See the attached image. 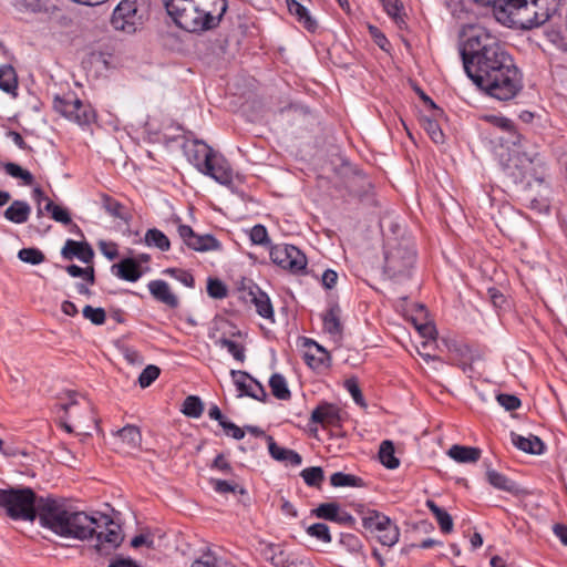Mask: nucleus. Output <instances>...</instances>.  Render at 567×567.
<instances>
[{
  "label": "nucleus",
  "instance_id": "1",
  "mask_svg": "<svg viewBox=\"0 0 567 567\" xmlns=\"http://www.w3.org/2000/svg\"><path fill=\"white\" fill-rule=\"evenodd\" d=\"M460 53L464 70L473 83L498 101L515 99L523 89V74L505 44L488 29H464Z\"/></svg>",
  "mask_w": 567,
  "mask_h": 567
},
{
  "label": "nucleus",
  "instance_id": "2",
  "mask_svg": "<svg viewBox=\"0 0 567 567\" xmlns=\"http://www.w3.org/2000/svg\"><path fill=\"white\" fill-rule=\"evenodd\" d=\"M167 14L177 27L200 32L219 25L227 11V0H163Z\"/></svg>",
  "mask_w": 567,
  "mask_h": 567
},
{
  "label": "nucleus",
  "instance_id": "3",
  "mask_svg": "<svg viewBox=\"0 0 567 567\" xmlns=\"http://www.w3.org/2000/svg\"><path fill=\"white\" fill-rule=\"evenodd\" d=\"M185 154L196 169L221 185H230L234 179V172L229 162L224 155L214 151L200 140L188 141L185 146Z\"/></svg>",
  "mask_w": 567,
  "mask_h": 567
},
{
  "label": "nucleus",
  "instance_id": "4",
  "mask_svg": "<svg viewBox=\"0 0 567 567\" xmlns=\"http://www.w3.org/2000/svg\"><path fill=\"white\" fill-rule=\"evenodd\" d=\"M40 497L31 487L0 488V508L13 520L34 522L40 515Z\"/></svg>",
  "mask_w": 567,
  "mask_h": 567
},
{
  "label": "nucleus",
  "instance_id": "5",
  "mask_svg": "<svg viewBox=\"0 0 567 567\" xmlns=\"http://www.w3.org/2000/svg\"><path fill=\"white\" fill-rule=\"evenodd\" d=\"M150 14V0H121L113 11L111 23L115 30L132 34L141 29Z\"/></svg>",
  "mask_w": 567,
  "mask_h": 567
},
{
  "label": "nucleus",
  "instance_id": "6",
  "mask_svg": "<svg viewBox=\"0 0 567 567\" xmlns=\"http://www.w3.org/2000/svg\"><path fill=\"white\" fill-rule=\"evenodd\" d=\"M39 509L40 515L38 520L40 526L51 530L58 536L62 528L68 525L66 520L73 511L66 505L64 499L51 495L40 497Z\"/></svg>",
  "mask_w": 567,
  "mask_h": 567
},
{
  "label": "nucleus",
  "instance_id": "7",
  "mask_svg": "<svg viewBox=\"0 0 567 567\" xmlns=\"http://www.w3.org/2000/svg\"><path fill=\"white\" fill-rule=\"evenodd\" d=\"M507 174L516 183H526L528 186L535 183H542L545 176V166L538 157H528L526 154H517L509 159L506 166Z\"/></svg>",
  "mask_w": 567,
  "mask_h": 567
},
{
  "label": "nucleus",
  "instance_id": "8",
  "mask_svg": "<svg viewBox=\"0 0 567 567\" xmlns=\"http://www.w3.org/2000/svg\"><path fill=\"white\" fill-rule=\"evenodd\" d=\"M94 519L96 523L93 535L96 538L95 549L100 554L116 549L124 539L121 526L114 523L111 516L100 512H94Z\"/></svg>",
  "mask_w": 567,
  "mask_h": 567
},
{
  "label": "nucleus",
  "instance_id": "9",
  "mask_svg": "<svg viewBox=\"0 0 567 567\" xmlns=\"http://www.w3.org/2000/svg\"><path fill=\"white\" fill-rule=\"evenodd\" d=\"M53 107L62 116L79 125H89L95 118L92 106L83 103L75 93L69 92L62 96H55Z\"/></svg>",
  "mask_w": 567,
  "mask_h": 567
},
{
  "label": "nucleus",
  "instance_id": "10",
  "mask_svg": "<svg viewBox=\"0 0 567 567\" xmlns=\"http://www.w3.org/2000/svg\"><path fill=\"white\" fill-rule=\"evenodd\" d=\"M269 256L275 265L292 275H302L306 272L308 265L307 257L293 245L277 244L270 246Z\"/></svg>",
  "mask_w": 567,
  "mask_h": 567
},
{
  "label": "nucleus",
  "instance_id": "11",
  "mask_svg": "<svg viewBox=\"0 0 567 567\" xmlns=\"http://www.w3.org/2000/svg\"><path fill=\"white\" fill-rule=\"evenodd\" d=\"M65 527L62 528L60 537L78 540H86L93 537L96 523L94 513L87 514L83 511H72L66 520Z\"/></svg>",
  "mask_w": 567,
  "mask_h": 567
},
{
  "label": "nucleus",
  "instance_id": "12",
  "mask_svg": "<svg viewBox=\"0 0 567 567\" xmlns=\"http://www.w3.org/2000/svg\"><path fill=\"white\" fill-rule=\"evenodd\" d=\"M177 233L183 243L196 251L220 250L221 244L213 235H198L188 225L179 224Z\"/></svg>",
  "mask_w": 567,
  "mask_h": 567
},
{
  "label": "nucleus",
  "instance_id": "13",
  "mask_svg": "<svg viewBox=\"0 0 567 567\" xmlns=\"http://www.w3.org/2000/svg\"><path fill=\"white\" fill-rule=\"evenodd\" d=\"M230 375L238 391V396H249L260 402H266L267 392L265 388L250 377L247 372L240 370H231Z\"/></svg>",
  "mask_w": 567,
  "mask_h": 567
},
{
  "label": "nucleus",
  "instance_id": "14",
  "mask_svg": "<svg viewBox=\"0 0 567 567\" xmlns=\"http://www.w3.org/2000/svg\"><path fill=\"white\" fill-rule=\"evenodd\" d=\"M224 332L217 339L221 349H226L230 354H243L245 351V336L228 322H224Z\"/></svg>",
  "mask_w": 567,
  "mask_h": 567
},
{
  "label": "nucleus",
  "instance_id": "15",
  "mask_svg": "<svg viewBox=\"0 0 567 567\" xmlns=\"http://www.w3.org/2000/svg\"><path fill=\"white\" fill-rule=\"evenodd\" d=\"M340 409L332 403H320L311 413L310 423L321 424L322 426H340L341 419Z\"/></svg>",
  "mask_w": 567,
  "mask_h": 567
},
{
  "label": "nucleus",
  "instance_id": "16",
  "mask_svg": "<svg viewBox=\"0 0 567 567\" xmlns=\"http://www.w3.org/2000/svg\"><path fill=\"white\" fill-rule=\"evenodd\" d=\"M61 255L64 259L72 260L78 258L84 264H91L94 258V251L86 241H76L68 239L62 247Z\"/></svg>",
  "mask_w": 567,
  "mask_h": 567
},
{
  "label": "nucleus",
  "instance_id": "17",
  "mask_svg": "<svg viewBox=\"0 0 567 567\" xmlns=\"http://www.w3.org/2000/svg\"><path fill=\"white\" fill-rule=\"evenodd\" d=\"M520 8L515 12L513 27L520 29H533L537 28V10L536 4L532 0H522ZM542 18V13H538V18Z\"/></svg>",
  "mask_w": 567,
  "mask_h": 567
},
{
  "label": "nucleus",
  "instance_id": "18",
  "mask_svg": "<svg viewBox=\"0 0 567 567\" xmlns=\"http://www.w3.org/2000/svg\"><path fill=\"white\" fill-rule=\"evenodd\" d=\"M112 274L122 280L135 282L143 276L144 270L138 260L124 258L112 266Z\"/></svg>",
  "mask_w": 567,
  "mask_h": 567
},
{
  "label": "nucleus",
  "instance_id": "19",
  "mask_svg": "<svg viewBox=\"0 0 567 567\" xmlns=\"http://www.w3.org/2000/svg\"><path fill=\"white\" fill-rule=\"evenodd\" d=\"M414 260V255L412 252L405 251V255H401V249H395L390 251L385 256V269L388 272L394 275L405 272Z\"/></svg>",
  "mask_w": 567,
  "mask_h": 567
},
{
  "label": "nucleus",
  "instance_id": "20",
  "mask_svg": "<svg viewBox=\"0 0 567 567\" xmlns=\"http://www.w3.org/2000/svg\"><path fill=\"white\" fill-rule=\"evenodd\" d=\"M522 0H494L493 12L498 22L513 27L515 12L520 8Z\"/></svg>",
  "mask_w": 567,
  "mask_h": 567
},
{
  "label": "nucleus",
  "instance_id": "21",
  "mask_svg": "<svg viewBox=\"0 0 567 567\" xmlns=\"http://www.w3.org/2000/svg\"><path fill=\"white\" fill-rule=\"evenodd\" d=\"M147 287L155 300L173 309L178 307V298L172 292L166 281L161 279L152 280L148 282Z\"/></svg>",
  "mask_w": 567,
  "mask_h": 567
},
{
  "label": "nucleus",
  "instance_id": "22",
  "mask_svg": "<svg viewBox=\"0 0 567 567\" xmlns=\"http://www.w3.org/2000/svg\"><path fill=\"white\" fill-rule=\"evenodd\" d=\"M269 454L279 462H286L293 466L301 464L302 458L299 453L293 450L279 446L272 436H267Z\"/></svg>",
  "mask_w": 567,
  "mask_h": 567
},
{
  "label": "nucleus",
  "instance_id": "23",
  "mask_svg": "<svg viewBox=\"0 0 567 567\" xmlns=\"http://www.w3.org/2000/svg\"><path fill=\"white\" fill-rule=\"evenodd\" d=\"M511 437H512V443L518 450H520L525 453L539 455L545 450V444L538 436L529 435L528 437H525L523 435L512 432Z\"/></svg>",
  "mask_w": 567,
  "mask_h": 567
},
{
  "label": "nucleus",
  "instance_id": "24",
  "mask_svg": "<svg viewBox=\"0 0 567 567\" xmlns=\"http://www.w3.org/2000/svg\"><path fill=\"white\" fill-rule=\"evenodd\" d=\"M447 455L457 463H476L481 458L482 451L475 446L454 444L449 449Z\"/></svg>",
  "mask_w": 567,
  "mask_h": 567
},
{
  "label": "nucleus",
  "instance_id": "25",
  "mask_svg": "<svg viewBox=\"0 0 567 567\" xmlns=\"http://www.w3.org/2000/svg\"><path fill=\"white\" fill-rule=\"evenodd\" d=\"M79 399L85 403V409H89V401L75 391L66 390L58 396L56 406L64 412L65 419L74 416L73 409L81 404Z\"/></svg>",
  "mask_w": 567,
  "mask_h": 567
},
{
  "label": "nucleus",
  "instance_id": "26",
  "mask_svg": "<svg viewBox=\"0 0 567 567\" xmlns=\"http://www.w3.org/2000/svg\"><path fill=\"white\" fill-rule=\"evenodd\" d=\"M31 214V206L24 200H13L10 206L3 212L7 220L14 224H24L29 220Z\"/></svg>",
  "mask_w": 567,
  "mask_h": 567
},
{
  "label": "nucleus",
  "instance_id": "27",
  "mask_svg": "<svg viewBox=\"0 0 567 567\" xmlns=\"http://www.w3.org/2000/svg\"><path fill=\"white\" fill-rule=\"evenodd\" d=\"M289 12L295 16L300 24L310 32L317 30V21L310 16L308 9L297 0H287Z\"/></svg>",
  "mask_w": 567,
  "mask_h": 567
},
{
  "label": "nucleus",
  "instance_id": "28",
  "mask_svg": "<svg viewBox=\"0 0 567 567\" xmlns=\"http://www.w3.org/2000/svg\"><path fill=\"white\" fill-rule=\"evenodd\" d=\"M486 477L487 482L497 489L513 495H519L522 492L514 481L495 470H487Z\"/></svg>",
  "mask_w": 567,
  "mask_h": 567
},
{
  "label": "nucleus",
  "instance_id": "29",
  "mask_svg": "<svg viewBox=\"0 0 567 567\" xmlns=\"http://www.w3.org/2000/svg\"><path fill=\"white\" fill-rule=\"evenodd\" d=\"M250 296L257 313L265 319L274 321V308L268 295L258 287H255V290H250Z\"/></svg>",
  "mask_w": 567,
  "mask_h": 567
},
{
  "label": "nucleus",
  "instance_id": "30",
  "mask_svg": "<svg viewBox=\"0 0 567 567\" xmlns=\"http://www.w3.org/2000/svg\"><path fill=\"white\" fill-rule=\"evenodd\" d=\"M443 114L432 112L431 115H423L420 118L421 126L426 131L430 138L435 143L440 144L444 142V134L439 124V117Z\"/></svg>",
  "mask_w": 567,
  "mask_h": 567
},
{
  "label": "nucleus",
  "instance_id": "31",
  "mask_svg": "<svg viewBox=\"0 0 567 567\" xmlns=\"http://www.w3.org/2000/svg\"><path fill=\"white\" fill-rule=\"evenodd\" d=\"M426 507L435 517L440 529L443 534H450L453 530V518L452 516L442 507H440L434 501L427 499Z\"/></svg>",
  "mask_w": 567,
  "mask_h": 567
},
{
  "label": "nucleus",
  "instance_id": "32",
  "mask_svg": "<svg viewBox=\"0 0 567 567\" xmlns=\"http://www.w3.org/2000/svg\"><path fill=\"white\" fill-rule=\"evenodd\" d=\"M341 309L339 306L330 307L323 315V329L331 336L341 333L342 324L340 321Z\"/></svg>",
  "mask_w": 567,
  "mask_h": 567
},
{
  "label": "nucleus",
  "instance_id": "33",
  "mask_svg": "<svg viewBox=\"0 0 567 567\" xmlns=\"http://www.w3.org/2000/svg\"><path fill=\"white\" fill-rule=\"evenodd\" d=\"M0 89L14 96L17 95L18 78L13 66L9 64L0 66Z\"/></svg>",
  "mask_w": 567,
  "mask_h": 567
},
{
  "label": "nucleus",
  "instance_id": "34",
  "mask_svg": "<svg viewBox=\"0 0 567 567\" xmlns=\"http://www.w3.org/2000/svg\"><path fill=\"white\" fill-rule=\"evenodd\" d=\"M419 311V318H412V322L417 332L425 339H435L436 329L432 322H422L421 319H426V309L423 305L416 306Z\"/></svg>",
  "mask_w": 567,
  "mask_h": 567
},
{
  "label": "nucleus",
  "instance_id": "35",
  "mask_svg": "<svg viewBox=\"0 0 567 567\" xmlns=\"http://www.w3.org/2000/svg\"><path fill=\"white\" fill-rule=\"evenodd\" d=\"M536 4L537 14L542 13V18H537L538 27L547 22L554 16L559 7L560 0H532Z\"/></svg>",
  "mask_w": 567,
  "mask_h": 567
},
{
  "label": "nucleus",
  "instance_id": "36",
  "mask_svg": "<svg viewBox=\"0 0 567 567\" xmlns=\"http://www.w3.org/2000/svg\"><path fill=\"white\" fill-rule=\"evenodd\" d=\"M386 12V14L394 21V23L400 28H405L406 23L404 20V14L402 13L403 6L400 0H379Z\"/></svg>",
  "mask_w": 567,
  "mask_h": 567
},
{
  "label": "nucleus",
  "instance_id": "37",
  "mask_svg": "<svg viewBox=\"0 0 567 567\" xmlns=\"http://www.w3.org/2000/svg\"><path fill=\"white\" fill-rule=\"evenodd\" d=\"M379 460L386 468L394 470L399 467L400 461L394 455V445L391 441L385 440L380 444Z\"/></svg>",
  "mask_w": 567,
  "mask_h": 567
},
{
  "label": "nucleus",
  "instance_id": "38",
  "mask_svg": "<svg viewBox=\"0 0 567 567\" xmlns=\"http://www.w3.org/2000/svg\"><path fill=\"white\" fill-rule=\"evenodd\" d=\"M330 484L333 487H362L364 482L361 477L343 472H336L330 476Z\"/></svg>",
  "mask_w": 567,
  "mask_h": 567
},
{
  "label": "nucleus",
  "instance_id": "39",
  "mask_svg": "<svg viewBox=\"0 0 567 567\" xmlns=\"http://www.w3.org/2000/svg\"><path fill=\"white\" fill-rule=\"evenodd\" d=\"M144 240L147 246L156 247L162 251H167L171 248L168 237L159 229H148L145 234Z\"/></svg>",
  "mask_w": 567,
  "mask_h": 567
},
{
  "label": "nucleus",
  "instance_id": "40",
  "mask_svg": "<svg viewBox=\"0 0 567 567\" xmlns=\"http://www.w3.org/2000/svg\"><path fill=\"white\" fill-rule=\"evenodd\" d=\"M269 386L271 389V393L279 400H288L291 396L290 390L288 389L286 379L279 374L275 373L271 375L269 380Z\"/></svg>",
  "mask_w": 567,
  "mask_h": 567
},
{
  "label": "nucleus",
  "instance_id": "41",
  "mask_svg": "<svg viewBox=\"0 0 567 567\" xmlns=\"http://www.w3.org/2000/svg\"><path fill=\"white\" fill-rule=\"evenodd\" d=\"M43 210L51 215V218L63 225L72 223L71 215L68 209L54 204L50 198H47V204L43 205Z\"/></svg>",
  "mask_w": 567,
  "mask_h": 567
},
{
  "label": "nucleus",
  "instance_id": "42",
  "mask_svg": "<svg viewBox=\"0 0 567 567\" xmlns=\"http://www.w3.org/2000/svg\"><path fill=\"white\" fill-rule=\"evenodd\" d=\"M300 476L308 486L320 488L324 480V472L320 466H311L303 468Z\"/></svg>",
  "mask_w": 567,
  "mask_h": 567
},
{
  "label": "nucleus",
  "instance_id": "43",
  "mask_svg": "<svg viewBox=\"0 0 567 567\" xmlns=\"http://www.w3.org/2000/svg\"><path fill=\"white\" fill-rule=\"evenodd\" d=\"M123 443H126L128 447L135 449L140 446L142 435L137 426L126 425L117 432Z\"/></svg>",
  "mask_w": 567,
  "mask_h": 567
},
{
  "label": "nucleus",
  "instance_id": "44",
  "mask_svg": "<svg viewBox=\"0 0 567 567\" xmlns=\"http://www.w3.org/2000/svg\"><path fill=\"white\" fill-rule=\"evenodd\" d=\"M204 411V404L199 396L196 395H188L184 402L182 412L189 417L197 419L203 414Z\"/></svg>",
  "mask_w": 567,
  "mask_h": 567
},
{
  "label": "nucleus",
  "instance_id": "45",
  "mask_svg": "<svg viewBox=\"0 0 567 567\" xmlns=\"http://www.w3.org/2000/svg\"><path fill=\"white\" fill-rule=\"evenodd\" d=\"M4 171L11 177L21 179L22 184L25 186H31L34 182L33 175L16 163H7Z\"/></svg>",
  "mask_w": 567,
  "mask_h": 567
},
{
  "label": "nucleus",
  "instance_id": "46",
  "mask_svg": "<svg viewBox=\"0 0 567 567\" xmlns=\"http://www.w3.org/2000/svg\"><path fill=\"white\" fill-rule=\"evenodd\" d=\"M340 509V505L336 502L322 503L311 511V514L318 518L334 522Z\"/></svg>",
  "mask_w": 567,
  "mask_h": 567
},
{
  "label": "nucleus",
  "instance_id": "47",
  "mask_svg": "<svg viewBox=\"0 0 567 567\" xmlns=\"http://www.w3.org/2000/svg\"><path fill=\"white\" fill-rule=\"evenodd\" d=\"M332 357H303L306 364L317 374H326L332 362Z\"/></svg>",
  "mask_w": 567,
  "mask_h": 567
},
{
  "label": "nucleus",
  "instance_id": "48",
  "mask_svg": "<svg viewBox=\"0 0 567 567\" xmlns=\"http://www.w3.org/2000/svg\"><path fill=\"white\" fill-rule=\"evenodd\" d=\"M377 538L383 546L392 547L399 542L400 529L394 523H391L388 528L377 534Z\"/></svg>",
  "mask_w": 567,
  "mask_h": 567
},
{
  "label": "nucleus",
  "instance_id": "49",
  "mask_svg": "<svg viewBox=\"0 0 567 567\" xmlns=\"http://www.w3.org/2000/svg\"><path fill=\"white\" fill-rule=\"evenodd\" d=\"M18 258L30 265H39L44 261V254L38 248H22L18 252Z\"/></svg>",
  "mask_w": 567,
  "mask_h": 567
},
{
  "label": "nucleus",
  "instance_id": "50",
  "mask_svg": "<svg viewBox=\"0 0 567 567\" xmlns=\"http://www.w3.org/2000/svg\"><path fill=\"white\" fill-rule=\"evenodd\" d=\"M161 374L157 365L148 364L144 368L138 377V384L142 389L148 388Z\"/></svg>",
  "mask_w": 567,
  "mask_h": 567
},
{
  "label": "nucleus",
  "instance_id": "51",
  "mask_svg": "<svg viewBox=\"0 0 567 567\" xmlns=\"http://www.w3.org/2000/svg\"><path fill=\"white\" fill-rule=\"evenodd\" d=\"M307 533L311 537H315L323 543H330L332 539L328 525L323 523H316L310 525L307 528Z\"/></svg>",
  "mask_w": 567,
  "mask_h": 567
},
{
  "label": "nucleus",
  "instance_id": "52",
  "mask_svg": "<svg viewBox=\"0 0 567 567\" xmlns=\"http://www.w3.org/2000/svg\"><path fill=\"white\" fill-rule=\"evenodd\" d=\"M340 545L343 546L348 551L358 554L362 550V543L358 536L349 533H342L340 535Z\"/></svg>",
  "mask_w": 567,
  "mask_h": 567
},
{
  "label": "nucleus",
  "instance_id": "53",
  "mask_svg": "<svg viewBox=\"0 0 567 567\" xmlns=\"http://www.w3.org/2000/svg\"><path fill=\"white\" fill-rule=\"evenodd\" d=\"M66 272L71 277H82L84 278L90 285H93L95 281L94 277V268L92 266L87 268H81L76 265H70L65 267Z\"/></svg>",
  "mask_w": 567,
  "mask_h": 567
},
{
  "label": "nucleus",
  "instance_id": "54",
  "mask_svg": "<svg viewBox=\"0 0 567 567\" xmlns=\"http://www.w3.org/2000/svg\"><path fill=\"white\" fill-rule=\"evenodd\" d=\"M249 238L252 244L259 245V246H267L270 243L267 228L260 224L255 225L250 229Z\"/></svg>",
  "mask_w": 567,
  "mask_h": 567
},
{
  "label": "nucleus",
  "instance_id": "55",
  "mask_svg": "<svg viewBox=\"0 0 567 567\" xmlns=\"http://www.w3.org/2000/svg\"><path fill=\"white\" fill-rule=\"evenodd\" d=\"M83 317L90 320L94 324H103L106 319V315L104 309L102 308H93L91 306H85L83 308Z\"/></svg>",
  "mask_w": 567,
  "mask_h": 567
},
{
  "label": "nucleus",
  "instance_id": "56",
  "mask_svg": "<svg viewBox=\"0 0 567 567\" xmlns=\"http://www.w3.org/2000/svg\"><path fill=\"white\" fill-rule=\"evenodd\" d=\"M496 400L499 403V405L503 406L506 411H515L522 404L518 396L508 393L497 394Z\"/></svg>",
  "mask_w": 567,
  "mask_h": 567
},
{
  "label": "nucleus",
  "instance_id": "57",
  "mask_svg": "<svg viewBox=\"0 0 567 567\" xmlns=\"http://www.w3.org/2000/svg\"><path fill=\"white\" fill-rule=\"evenodd\" d=\"M344 386L346 389L348 390V392L351 394L353 401L362 406V408H367V403H365V400L363 398V394L357 383V381L354 379H349L346 381L344 383Z\"/></svg>",
  "mask_w": 567,
  "mask_h": 567
},
{
  "label": "nucleus",
  "instance_id": "58",
  "mask_svg": "<svg viewBox=\"0 0 567 567\" xmlns=\"http://www.w3.org/2000/svg\"><path fill=\"white\" fill-rule=\"evenodd\" d=\"M207 293L215 299L226 297V286L219 279H209L207 284Z\"/></svg>",
  "mask_w": 567,
  "mask_h": 567
},
{
  "label": "nucleus",
  "instance_id": "59",
  "mask_svg": "<svg viewBox=\"0 0 567 567\" xmlns=\"http://www.w3.org/2000/svg\"><path fill=\"white\" fill-rule=\"evenodd\" d=\"M165 274L171 275L178 281H181L186 287H194L195 280L192 274L186 270L168 268L165 270Z\"/></svg>",
  "mask_w": 567,
  "mask_h": 567
},
{
  "label": "nucleus",
  "instance_id": "60",
  "mask_svg": "<svg viewBox=\"0 0 567 567\" xmlns=\"http://www.w3.org/2000/svg\"><path fill=\"white\" fill-rule=\"evenodd\" d=\"M369 33L373 39L374 43L383 51H389L390 42L384 33L374 25H369Z\"/></svg>",
  "mask_w": 567,
  "mask_h": 567
},
{
  "label": "nucleus",
  "instance_id": "61",
  "mask_svg": "<svg viewBox=\"0 0 567 567\" xmlns=\"http://www.w3.org/2000/svg\"><path fill=\"white\" fill-rule=\"evenodd\" d=\"M359 513L362 516V525L367 530H371L378 519L375 518V515H383L382 513L375 511V509H367V511H359Z\"/></svg>",
  "mask_w": 567,
  "mask_h": 567
},
{
  "label": "nucleus",
  "instance_id": "62",
  "mask_svg": "<svg viewBox=\"0 0 567 567\" xmlns=\"http://www.w3.org/2000/svg\"><path fill=\"white\" fill-rule=\"evenodd\" d=\"M99 249L109 260H114L118 256V249L115 243L100 241Z\"/></svg>",
  "mask_w": 567,
  "mask_h": 567
},
{
  "label": "nucleus",
  "instance_id": "63",
  "mask_svg": "<svg viewBox=\"0 0 567 567\" xmlns=\"http://www.w3.org/2000/svg\"><path fill=\"white\" fill-rule=\"evenodd\" d=\"M223 430L227 435L231 436L235 440H241L245 436V429L239 427L229 420L223 424Z\"/></svg>",
  "mask_w": 567,
  "mask_h": 567
},
{
  "label": "nucleus",
  "instance_id": "64",
  "mask_svg": "<svg viewBox=\"0 0 567 567\" xmlns=\"http://www.w3.org/2000/svg\"><path fill=\"white\" fill-rule=\"evenodd\" d=\"M105 210L113 217L123 218V206L115 199L107 197L104 202Z\"/></svg>",
  "mask_w": 567,
  "mask_h": 567
}]
</instances>
